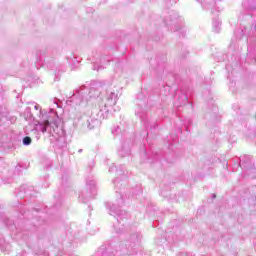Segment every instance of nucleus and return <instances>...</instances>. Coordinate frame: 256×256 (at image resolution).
Wrapping results in <instances>:
<instances>
[{"instance_id":"obj_2","label":"nucleus","mask_w":256,"mask_h":256,"mask_svg":"<svg viewBox=\"0 0 256 256\" xmlns=\"http://www.w3.org/2000/svg\"><path fill=\"white\" fill-rule=\"evenodd\" d=\"M44 125H45V127H49V120H45Z\"/></svg>"},{"instance_id":"obj_1","label":"nucleus","mask_w":256,"mask_h":256,"mask_svg":"<svg viewBox=\"0 0 256 256\" xmlns=\"http://www.w3.org/2000/svg\"><path fill=\"white\" fill-rule=\"evenodd\" d=\"M23 144L24 145H31V137H29V136L24 137Z\"/></svg>"}]
</instances>
